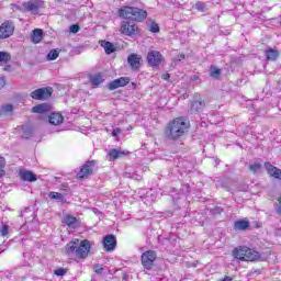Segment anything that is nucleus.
<instances>
[{"instance_id":"obj_29","label":"nucleus","mask_w":281,"mask_h":281,"mask_svg":"<svg viewBox=\"0 0 281 281\" xmlns=\"http://www.w3.org/2000/svg\"><path fill=\"white\" fill-rule=\"evenodd\" d=\"M22 137L24 139H30L32 137V127L30 125H22Z\"/></svg>"},{"instance_id":"obj_38","label":"nucleus","mask_w":281,"mask_h":281,"mask_svg":"<svg viewBox=\"0 0 281 281\" xmlns=\"http://www.w3.org/2000/svg\"><path fill=\"white\" fill-rule=\"evenodd\" d=\"M149 32H151L153 34H157L159 32V25L156 23H153L150 25Z\"/></svg>"},{"instance_id":"obj_11","label":"nucleus","mask_w":281,"mask_h":281,"mask_svg":"<svg viewBox=\"0 0 281 281\" xmlns=\"http://www.w3.org/2000/svg\"><path fill=\"white\" fill-rule=\"evenodd\" d=\"M103 247L105 251H113L115 247H117V239H115V235H106L103 238Z\"/></svg>"},{"instance_id":"obj_27","label":"nucleus","mask_w":281,"mask_h":281,"mask_svg":"<svg viewBox=\"0 0 281 281\" xmlns=\"http://www.w3.org/2000/svg\"><path fill=\"white\" fill-rule=\"evenodd\" d=\"M90 82L92 87H98L104 82V78H102V75H94L90 77Z\"/></svg>"},{"instance_id":"obj_36","label":"nucleus","mask_w":281,"mask_h":281,"mask_svg":"<svg viewBox=\"0 0 281 281\" xmlns=\"http://www.w3.org/2000/svg\"><path fill=\"white\" fill-rule=\"evenodd\" d=\"M69 32H71V34H78V32H80V25L78 24L70 25Z\"/></svg>"},{"instance_id":"obj_39","label":"nucleus","mask_w":281,"mask_h":281,"mask_svg":"<svg viewBox=\"0 0 281 281\" xmlns=\"http://www.w3.org/2000/svg\"><path fill=\"white\" fill-rule=\"evenodd\" d=\"M13 109H14V106H12V104H7V105H4V106L2 108V111H3L4 113H12Z\"/></svg>"},{"instance_id":"obj_28","label":"nucleus","mask_w":281,"mask_h":281,"mask_svg":"<svg viewBox=\"0 0 281 281\" xmlns=\"http://www.w3.org/2000/svg\"><path fill=\"white\" fill-rule=\"evenodd\" d=\"M21 216H24L26 222L34 221V217H31L34 216V211H32L30 207H26L21 212Z\"/></svg>"},{"instance_id":"obj_22","label":"nucleus","mask_w":281,"mask_h":281,"mask_svg":"<svg viewBox=\"0 0 281 281\" xmlns=\"http://www.w3.org/2000/svg\"><path fill=\"white\" fill-rule=\"evenodd\" d=\"M108 155L110 157V161H115V159H120V157H124L126 153L117 149H110Z\"/></svg>"},{"instance_id":"obj_14","label":"nucleus","mask_w":281,"mask_h":281,"mask_svg":"<svg viewBox=\"0 0 281 281\" xmlns=\"http://www.w3.org/2000/svg\"><path fill=\"white\" fill-rule=\"evenodd\" d=\"M256 260H260V252L246 247L244 261L254 262Z\"/></svg>"},{"instance_id":"obj_49","label":"nucleus","mask_w":281,"mask_h":281,"mask_svg":"<svg viewBox=\"0 0 281 281\" xmlns=\"http://www.w3.org/2000/svg\"><path fill=\"white\" fill-rule=\"evenodd\" d=\"M3 252V250L2 249H0V254H2Z\"/></svg>"},{"instance_id":"obj_44","label":"nucleus","mask_w":281,"mask_h":281,"mask_svg":"<svg viewBox=\"0 0 281 281\" xmlns=\"http://www.w3.org/2000/svg\"><path fill=\"white\" fill-rule=\"evenodd\" d=\"M3 87H5V78L0 77V89H3Z\"/></svg>"},{"instance_id":"obj_10","label":"nucleus","mask_w":281,"mask_h":281,"mask_svg":"<svg viewBox=\"0 0 281 281\" xmlns=\"http://www.w3.org/2000/svg\"><path fill=\"white\" fill-rule=\"evenodd\" d=\"M131 82V78L128 77H121L119 79H114L108 85V89L110 91H115V89H120V87H126Z\"/></svg>"},{"instance_id":"obj_5","label":"nucleus","mask_w":281,"mask_h":281,"mask_svg":"<svg viewBox=\"0 0 281 281\" xmlns=\"http://www.w3.org/2000/svg\"><path fill=\"white\" fill-rule=\"evenodd\" d=\"M52 93H54V89L52 87H46V88H38L31 92V98L33 100H49L52 98Z\"/></svg>"},{"instance_id":"obj_9","label":"nucleus","mask_w":281,"mask_h":281,"mask_svg":"<svg viewBox=\"0 0 281 281\" xmlns=\"http://www.w3.org/2000/svg\"><path fill=\"white\" fill-rule=\"evenodd\" d=\"M147 63L151 67H159V64L164 63V55H161V53L158 50H150L147 54Z\"/></svg>"},{"instance_id":"obj_25","label":"nucleus","mask_w":281,"mask_h":281,"mask_svg":"<svg viewBox=\"0 0 281 281\" xmlns=\"http://www.w3.org/2000/svg\"><path fill=\"white\" fill-rule=\"evenodd\" d=\"M48 196H49V199H53L55 201H59V203H67V200L65 199V195H63V193L52 191L48 194Z\"/></svg>"},{"instance_id":"obj_2","label":"nucleus","mask_w":281,"mask_h":281,"mask_svg":"<svg viewBox=\"0 0 281 281\" xmlns=\"http://www.w3.org/2000/svg\"><path fill=\"white\" fill-rule=\"evenodd\" d=\"M189 127L190 122H188L186 117H177L168 123L165 130V135L167 139H172L173 142H177V139H181V137L186 135V131H188Z\"/></svg>"},{"instance_id":"obj_41","label":"nucleus","mask_w":281,"mask_h":281,"mask_svg":"<svg viewBox=\"0 0 281 281\" xmlns=\"http://www.w3.org/2000/svg\"><path fill=\"white\" fill-rule=\"evenodd\" d=\"M55 276H65L67 273V270L65 268H59L54 271Z\"/></svg>"},{"instance_id":"obj_48","label":"nucleus","mask_w":281,"mask_h":281,"mask_svg":"<svg viewBox=\"0 0 281 281\" xmlns=\"http://www.w3.org/2000/svg\"><path fill=\"white\" fill-rule=\"evenodd\" d=\"M151 281H161V279H151Z\"/></svg>"},{"instance_id":"obj_31","label":"nucleus","mask_w":281,"mask_h":281,"mask_svg":"<svg viewBox=\"0 0 281 281\" xmlns=\"http://www.w3.org/2000/svg\"><path fill=\"white\" fill-rule=\"evenodd\" d=\"M59 53L56 49H52L48 54H47V60H56V58H58Z\"/></svg>"},{"instance_id":"obj_19","label":"nucleus","mask_w":281,"mask_h":281,"mask_svg":"<svg viewBox=\"0 0 281 281\" xmlns=\"http://www.w3.org/2000/svg\"><path fill=\"white\" fill-rule=\"evenodd\" d=\"M20 177L22 181H36L38 178L36 177V175H34V172L32 171H20Z\"/></svg>"},{"instance_id":"obj_18","label":"nucleus","mask_w":281,"mask_h":281,"mask_svg":"<svg viewBox=\"0 0 281 281\" xmlns=\"http://www.w3.org/2000/svg\"><path fill=\"white\" fill-rule=\"evenodd\" d=\"M63 114L60 113H52V115L48 117L49 124H53V126H58V124H63L64 122Z\"/></svg>"},{"instance_id":"obj_32","label":"nucleus","mask_w":281,"mask_h":281,"mask_svg":"<svg viewBox=\"0 0 281 281\" xmlns=\"http://www.w3.org/2000/svg\"><path fill=\"white\" fill-rule=\"evenodd\" d=\"M218 76H221V69L216 66H211V77L218 78Z\"/></svg>"},{"instance_id":"obj_26","label":"nucleus","mask_w":281,"mask_h":281,"mask_svg":"<svg viewBox=\"0 0 281 281\" xmlns=\"http://www.w3.org/2000/svg\"><path fill=\"white\" fill-rule=\"evenodd\" d=\"M245 251H246V247H243L240 249L238 248H235L233 250V256L234 258H236L237 260H243L245 261Z\"/></svg>"},{"instance_id":"obj_35","label":"nucleus","mask_w":281,"mask_h":281,"mask_svg":"<svg viewBox=\"0 0 281 281\" xmlns=\"http://www.w3.org/2000/svg\"><path fill=\"white\" fill-rule=\"evenodd\" d=\"M195 9H198L199 12H206L207 7L203 2H196L195 3Z\"/></svg>"},{"instance_id":"obj_30","label":"nucleus","mask_w":281,"mask_h":281,"mask_svg":"<svg viewBox=\"0 0 281 281\" xmlns=\"http://www.w3.org/2000/svg\"><path fill=\"white\" fill-rule=\"evenodd\" d=\"M10 60H12V56H10V53L0 52V63H10Z\"/></svg>"},{"instance_id":"obj_20","label":"nucleus","mask_w":281,"mask_h":281,"mask_svg":"<svg viewBox=\"0 0 281 281\" xmlns=\"http://www.w3.org/2000/svg\"><path fill=\"white\" fill-rule=\"evenodd\" d=\"M234 228L239 229V232H245L249 229V222L245 220H239L234 223Z\"/></svg>"},{"instance_id":"obj_34","label":"nucleus","mask_w":281,"mask_h":281,"mask_svg":"<svg viewBox=\"0 0 281 281\" xmlns=\"http://www.w3.org/2000/svg\"><path fill=\"white\" fill-rule=\"evenodd\" d=\"M260 168H262V165H260V162H255L249 166V170L254 173L258 172V170H260Z\"/></svg>"},{"instance_id":"obj_21","label":"nucleus","mask_w":281,"mask_h":281,"mask_svg":"<svg viewBox=\"0 0 281 281\" xmlns=\"http://www.w3.org/2000/svg\"><path fill=\"white\" fill-rule=\"evenodd\" d=\"M100 45L104 48L105 54L108 55L113 54V52H115V45H113V43L111 42H106L103 40L100 42Z\"/></svg>"},{"instance_id":"obj_23","label":"nucleus","mask_w":281,"mask_h":281,"mask_svg":"<svg viewBox=\"0 0 281 281\" xmlns=\"http://www.w3.org/2000/svg\"><path fill=\"white\" fill-rule=\"evenodd\" d=\"M265 56L267 60H278V57L280 56V52L269 48L268 50L265 52Z\"/></svg>"},{"instance_id":"obj_1","label":"nucleus","mask_w":281,"mask_h":281,"mask_svg":"<svg viewBox=\"0 0 281 281\" xmlns=\"http://www.w3.org/2000/svg\"><path fill=\"white\" fill-rule=\"evenodd\" d=\"M119 15L121 19H126L121 24L122 34L125 36H135L137 34V24H135V21H144L148 16V12L135 7H122L119 10Z\"/></svg>"},{"instance_id":"obj_8","label":"nucleus","mask_w":281,"mask_h":281,"mask_svg":"<svg viewBox=\"0 0 281 281\" xmlns=\"http://www.w3.org/2000/svg\"><path fill=\"white\" fill-rule=\"evenodd\" d=\"M14 34V23L12 21H5L0 25V38H10Z\"/></svg>"},{"instance_id":"obj_33","label":"nucleus","mask_w":281,"mask_h":281,"mask_svg":"<svg viewBox=\"0 0 281 281\" xmlns=\"http://www.w3.org/2000/svg\"><path fill=\"white\" fill-rule=\"evenodd\" d=\"M5 175V158L0 157V177Z\"/></svg>"},{"instance_id":"obj_47","label":"nucleus","mask_w":281,"mask_h":281,"mask_svg":"<svg viewBox=\"0 0 281 281\" xmlns=\"http://www.w3.org/2000/svg\"><path fill=\"white\" fill-rule=\"evenodd\" d=\"M232 280H233L232 277L226 276V278H224L222 281H232Z\"/></svg>"},{"instance_id":"obj_15","label":"nucleus","mask_w":281,"mask_h":281,"mask_svg":"<svg viewBox=\"0 0 281 281\" xmlns=\"http://www.w3.org/2000/svg\"><path fill=\"white\" fill-rule=\"evenodd\" d=\"M205 109V101L203 100H194L191 102L190 113H201Z\"/></svg>"},{"instance_id":"obj_45","label":"nucleus","mask_w":281,"mask_h":281,"mask_svg":"<svg viewBox=\"0 0 281 281\" xmlns=\"http://www.w3.org/2000/svg\"><path fill=\"white\" fill-rule=\"evenodd\" d=\"M161 78L162 80H168L170 78V74H164Z\"/></svg>"},{"instance_id":"obj_7","label":"nucleus","mask_w":281,"mask_h":281,"mask_svg":"<svg viewBox=\"0 0 281 281\" xmlns=\"http://www.w3.org/2000/svg\"><path fill=\"white\" fill-rule=\"evenodd\" d=\"M22 8L26 10V12H30L32 14H38V11L41 8H43V1L42 0H30L22 3Z\"/></svg>"},{"instance_id":"obj_6","label":"nucleus","mask_w":281,"mask_h":281,"mask_svg":"<svg viewBox=\"0 0 281 281\" xmlns=\"http://www.w3.org/2000/svg\"><path fill=\"white\" fill-rule=\"evenodd\" d=\"M93 168H95V161L88 160L77 173V179H87L93 175Z\"/></svg>"},{"instance_id":"obj_13","label":"nucleus","mask_w":281,"mask_h":281,"mask_svg":"<svg viewBox=\"0 0 281 281\" xmlns=\"http://www.w3.org/2000/svg\"><path fill=\"white\" fill-rule=\"evenodd\" d=\"M127 63L132 69L137 70L142 67V56L137 54H131L127 57Z\"/></svg>"},{"instance_id":"obj_16","label":"nucleus","mask_w":281,"mask_h":281,"mask_svg":"<svg viewBox=\"0 0 281 281\" xmlns=\"http://www.w3.org/2000/svg\"><path fill=\"white\" fill-rule=\"evenodd\" d=\"M50 111H52V105H49L48 103L37 104L32 109L33 113H40V114L49 113Z\"/></svg>"},{"instance_id":"obj_17","label":"nucleus","mask_w":281,"mask_h":281,"mask_svg":"<svg viewBox=\"0 0 281 281\" xmlns=\"http://www.w3.org/2000/svg\"><path fill=\"white\" fill-rule=\"evenodd\" d=\"M64 225H67L68 227H71L72 229H76L78 227V218L74 217L72 215H66L63 218Z\"/></svg>"},{"instance_id":"obj_3","label":"nucleus","mask_w":281,"mask_h":281,"mask_svg":"<svg viewBox=\"0 0 281 281\" xmlns=\"http://www.w3.org/2000/svg\"><path fill=\"white\" fill-rule=\"evenodd\" d=\"M89 251H91V241L88 239L79 240L75 239L70 241L66 246V254L68 256H76V258L85 259L89 256Z\"/></svg>"},{"instance_id":"obj_12","label":"nucleus","mask_w":281,"mask_h":281,"mask_svg":"<svg viewBox=\"0 0 281 281\" xmlns=\"http://www.w3.org/2000/svg\"><path fill=\"white\" fill-rule=\"evenodd\" d=\"M265 168L270 177L281 181V169L271 165L270 162H265Z\"/></svg>"},{"instance_id":"obj_43","label":"nucleus","mask_w":281,"mask_h":281,"mask_svg":"<svg viewBox=\"0 0 281 281\" xmlns=\"http://www.w3.org/2000/svg\"><path fill=\"white\" fill-rule=\"evenodd\" d=\"M120 133H122V130L121 128H115L113 130L112 132V137H117L120 135Z\"/></svg>"},{"instance_id":"obj_42","label":"nucleus","mask_w":281,"mask_h":281,"mask_svg":"<svg viewBox=\"0 0 281 281\" xmlns=\"http://www.w3.org/2000/svg\"><path fill=\"white\" fill-rule=\"evenodd\" d=\"M181 60H186V55L184 54H180L176 57V63H181Z\"/></svg>"},{"instance_id":"obj_24","label":"nucleus","mask_w":281,"mask_h":281,"mask_svg":"<svg viewBox=\"0 0 281 281\" xmlns=\"http://www.w3.org/2000/svg\"><path fill=\"white\" fill-rule=\"evenodd\" d=\"M32 41L33 43H41L43 41V30L41 29L33 30Z\"/></svg>"},{"instance_id":"obj_37","label":"nucleus","mask_w":281,"mask_h":281,"mask_svg":"<svg viewBox=\"0 0 281 281\" xmlns=\"http://www.w3.org/2000/svg\"><path fill=\"white\" fill-rule=\"evenodd\" d=\"M93 270H94V272H97L98 276H102V273H104V268H102V266H100L98 263L94 265Z\"/></svg>"},{"instance_id":"obj_4","label":"nucleus","mask_w":281,"mask_h":281,"mask_svg":"<svg viewBox=\"0 0 281 281\" xmlns=\"http://www.w3.org/2000/svg\"><path fill=\"white\" fill-rule=\"evenodd\" d=\"M144 269L150 271L155 267V260H157V252L155 250H147L142 254L140 257Z\"/></svg>"},{"instance_id":"obj_46","label":"nucleus","mask_w":281,"mask_h":281,"mask_svg":"<svg viewBox=\"0 0 281 281\" xmlns=\"http://www.w3.org/2000/svg\"><path fill=\"white\" fill-rule=\"evenodd\" d=\"M276 212H277V214H278L279 216H281V205H280V206H277Z\"/></svg>"},{"instance_id":"obj_40","label":"nucleus","mask_w":281,"mask_h":281,"mask_svg":"<svg viewBox=\"0 0 281 281\" xmlns=\"http://www.w3.org/2000/svg\"><path fill=\"white\" fill-rule=\"evenodd\" d=\"M10 227L8 225H3L1 228H0V234L1 236H5L9 232Z\"/></svg>"}]
</instances>
